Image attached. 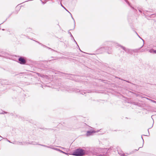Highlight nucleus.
<instances>
[{"label":"nucleus","mask_w":156,"mask_h":156,"mask_svg":"<svg viewBox=\"0 0 156 156\" xmlns=\"http://www.w3.org/2000/svg\"><path fill=\"white\" fill-rule=\"evenodd\" d=\"M94 132L93 131H92V132H90V131H88L87 133V136H88L90 135L91 134V133H94Z\"/></svg>","instance_id":"4"},{"label":"nucleus","mask_w":156,"mask_h":156,"mask_svg":"<svg viewBox=\"0 0 156 156\" xmlns=\"http://www.w3.org/2000/svg\"><path fill=\"white\" fill-rule=\"evenodd\" d=\"M19 61V63L21 64H24L25 62V60L22 58H20Z\"/></svg>","instance_id":"2"},{"label":"nucleus","mask_w":156,"mask_h":156,"mask_svg":"<svg viewBox=\"0 0 156 156\" xmlns=\"http://www.w3.org/2000/svg\"><path fill=\"white\" fill-rule=\"evenodd\" d=\"M149 51L151 53H156V51L154 50L153 49L150 50Z\"/></svg>","instance_id":"3"},{"label":"nucleus","mask_w":156,"mask_h":156,"mask_svg":"<svg viewBox=\"0 0 156 156\" xmlns=\"http://www.w3.org/2000/svg\"><path fill=\"white\" fill-rule=\"evenodd\" d=\"M84 151L81 149L76 150L73 153V154L76 156H82L84 154Z\"/></svg>","instance_id":"1"}]
</instances>
